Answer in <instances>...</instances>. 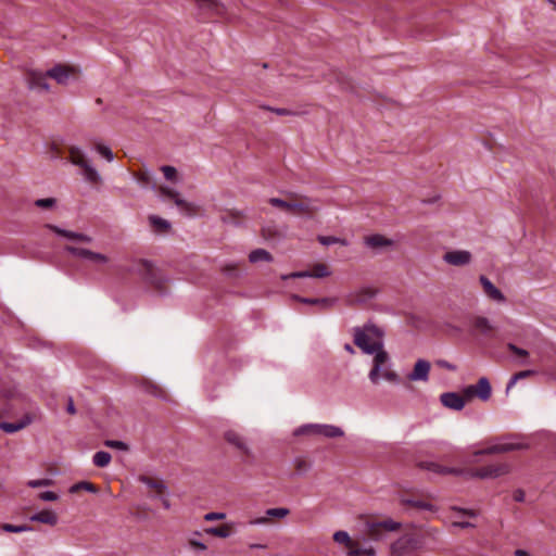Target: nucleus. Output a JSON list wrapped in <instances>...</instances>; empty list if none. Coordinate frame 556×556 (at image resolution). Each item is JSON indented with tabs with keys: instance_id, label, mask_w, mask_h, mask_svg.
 Wrapping results in <instances>:
<instances>
[{
	"instance_id": "nucleus-46",
	"label": "nucleus",
	"mask_w": 556,
	"mask_h": 556,
	"mask_svg": "<svg viewBox=\"0 0 556 556\" xmlns=\"http://www.w3.org/2000/svg\"><path fill=\"white\" fill-rule=\"evenodd\" d=\"M0 528L5 532L21 533L25 531L31 530V528L27 525L14 526L11 523H2Z\"/></svg>"
},
{
	"instance_id": "nucleus-19",
	"label": "nucleus",
	"mask_w": 556,
	"mask_h": 556,
	"mask_svg": "<svg viewBox=\"0 0 556 556\" xmlns=\"http://www.w3.org/2000/svg\"><path fill=\"white\" fill-rule=\"evenodd\" d=\"M389 361L388 353L381 348L375 352L374 366L369 372V379L372 383H378L380 378V368Z\"/></svg>"
},
{
	"instance_id": "nucleus-14",
	"label": "nucleus",
	"mask_w": 556,
	"mask_h": 556,
	"mask_svg": "<svg viewBox=\"0 0 556 556\" xmlns=\"http://www.w3.org/2000/svg\"><path fill=\"white\" fill-rule=\"evenodd\" d=\"M290 514V509L285 507L268 508L265 516L250 520V525H269L276 520L286 518Z\"/></svg>"
},
{
	"instance_id": "nucleus-29",
	"label": "nucleus",
	"mask_w": 556,
	"mask_h": 556,
	"mask_svg": "<svg viewBox=\"0 0 556 556\" xmlns=\"http://www.w3.org/2000/svg\"><path fill=\"white\" fill-rule=\"evenodd\" d=\"M204 532L213 536L226 539L235 532V526L233 523H224L218 527L206 528Z\"/></svg>"
},
{
	"instance_id": "nucleus-12",
	"label": "nucleus",
	"mask_w": 556,
	"mask_h": 556,
	"mask_svg": "<svg viewBox=\"0 0 556 556\" xmlns=\"http://www.w3.org/2000/svg\"><path fill=\"white\" fill-rule=\"evenodd\" d=\"M65 251L75 257L88 260L94 265H103L109 262V257L106 255L93 252L85 248L65 245Z\"/></svg>"
},
{
	"instance_id": "nucleus-64",
	"label": "nucleus",
	"mask_w": 556,
	"mask_h": 556,
	"mask_svg": "<svg viewBox=\"0 0 556 556\" xmlns=\"http://www.w3.org/2000/svg\"><path fill=\"white\" fill-rule=\"evenodd\" d=\"M271 111H274L276 114L278 115H288L290 114V112L286 109H270Z\"/></svg>"
},
{
	"instance_id": "nucleus-1",
	"label": "nucleus",
	"mask_w": 556,
	"mask_h": 556,
	"mask_svg": "<svg viewBox=\"0 0 556 556\" xmlns=\"http://www.w3.org/2000/svg\"><path fill=\"white\" fill-rule=\"evenodd\" d=\"M65 152L68 154V162L81 169V174L87 182L91 185H100L102 182L100 174L91 165L86 153L79 147L67 146L63 149L55 142L50 146V153L53 159H62Z\"/></svg>"
},
{
	"instance_id": "nucleus-39",
	"label": "nucleus",
	"mask_w": 556,
	"mask_h": 556,
	"mask_svg": "<svg viewBox=\"0 0 556 556\" xmlns=\"http://www.w3.org/2000/svg\"><path fill=\"white\" fill-rule=\"evenodd\" d=\"M249 260L251 263H256L258 261L270 262L273 260V257H271L270 253L267 252L266 250L256 249L250 253Z\"/></svg>"
},
{
	"instance_id": "nucleus-40",
	"label": "nucleus",
	"mask_w": 556,
	"mask_h": 556,
	"mask_svg": "<svg viewBox=\"0 0 556 556\" xmlns=\"http://www.w3.org/2000/svg\"><path fill=\"white\" fill-rule=\"evenodd\" d=\"M81 490L96 493L97 492V486L93 483H91V482L81 481V482H78V483H75L74 485H72L71 489H70V492L71 493H77V492H79Z\"/></svg>"
},
{
	"instance_id": "nucleus-16",
	"label": "nucleus",
	"mask_w": 556,
	"mask_h": 556,
	"mask_svg": "<svg viewBox=\"0 0 556 556\" xmlns=\"http://www.w3.org/2000/svg\"><path fill=\"white\" fill-rule=\"evenodd\" d=\"M440 400L445 407L454 410L463 409L465 404L468 402L467 397L464 395V391L462 394L456 392L443 393L441 394Z\"/></svg>"
},
{
	"instance_id": "nucleus-15",
	"label": "nucleus",
	"mask_w": 556,
	"mask_h": 556,
	"mask_svg": "<svg viewBox=\"0 0 556 556\" xmlns=\"http://www.w3.org/2000/svg\"><path fill=\"white\" fill-rule=\"evenodd\" d=\"M417 541L412 535H403L391 546L392 556H404L416 547Z\"/></svg>"
},
{
	"instance_id": "nucleus-8",
	"label": "nucleus",
	"mask_w": 556,
	"mask_h": 556,
	"mask_svg": "<svg viewBox=\"0 0 556 556\" xmlns=\"http://www.w3.org/2000/svg\"><path fill=\"white\" fill-rule=\"evenodd\" d=\"M294 434H320L326 438H337L343 435V431L340 428L331 425L309 424L298 428Z\"/></svg>"
},
{
	"instance_id": "nucleus-9",
	"label": "nucleus",
	"mask_w": 556,
	"mask_h": 556,
	"mask_svg": "<svg viewBox=\"0 0 556 556\" xmlns=\"http://www.w3.org/2000/svg\"><path fill=\"white\" fill-rule=\"evenodd\" d=\"M525 445L520 443H496L492 444L490 446H486L484 448L478 450L473 452L472 459L469 460L470 464H478L480 462L479 457L483 455H491V454H502V453H508L515 450L523 448Z\"/></svg>"
},
{
	"instance_id": "nucleus-23",
	"label": "nucleus",
	"mask_w": 556,
	"mask_h": 556,
	"mask_svg": "<svg viewBox=\"0 0 556 556\" xmlns=\"http://www.w3.org/2000/svg\"><path fill=\"white\" fill-rule=\"evenodd\" d=\"M33 420L34 415L28 413L17 422H0V429L7 433H14L29 426Z\"/></svg>"
},
{
	"instance_id": "nucleus-61",
	"label": "nucleus",
	"mask_w": 556,
	"mask_h": 556,
	"mask_svg": "<svg viewBox=\"0 0 556 556\" xmlns=\"http://www.w3.org/2000/svg\"><path fill=\"white\" fill-rule=\"evenodd\" d=\"M453 525L456 526V527H459V528L475 527L473 523L468 522V521H464V520H456V521L453 522Z\"/></svg>"
},
{
	"instance_id": "nucleus-17",
	"label": "nucleus",
	"mask_w": 556,
	"mask_h": 556,
	"mask_svg": "<svg viewBox=\"0 0 556 556\" xmlns=\"http://www.w3.org/2000/svg\"><path fill=\"white\" fill-rule=\"evenodd\" d=\"M431 364L426 359H418L412 372L407 375L409 381H428Z\"/></svg>"
},
{
	"instance_id": "nucleus-51",
	"label": "nucleus",
	"mask_w": 556,
	"mask_h": 556,
	"mask_svg": "<svg viewBox=\"0 0 556 556\" xmlns=\"http://www.w3.org/2000/svg\"><path fill=\"white\" fill-rule=\"evenodd\" d=\"M105 445L109 447H112V448H117V450H123V451H126L128 448V446L124 442L116 441V440H109L105 442Z\"/></svg>"
},
{
	"instance_id": "nucleus-50",
	"label": "nucleus",
	"mask_w": 556,
	"mask_h": 556,
	"mask_svg": "<svg viewBox=\"0 0 556 556\" xmlns=\"http://www.w3.org/2000/svg\"><path fill=\"white\" fill-rule=\"evenodd\" d=\"M51 484H52L51 479H37V480H29L27 482V485L30 488L50 486Z\"/></svg>"
},
{
	"instance_id": "nucleus-41",
	"label": "nucleus",
	"mask_w": 556,
	"mask_h": 556,
	"mask_svg": "<svg viewBox=\"0 0 556 556\" xmlns=\"http://www.w3.org/2000/svg\"><path fill=\"white\" fill-rule=\"evenodd\" d=\"M375 554L374 548H363L357 543L353 542V547H350V556H372Z\"/></svg>"
},
{
	"instance_id": "nucleus-30",
	"label": "nucleus",
	"mask_w": 556,
	"mask_h": 556,
	"mask_svg": "<svg viewBox=\"0 0 556 556\" xmlns=\"http://www.w3.org/2000/svg\"><path fill=\"white\" fill-rule=\"evenodd\" d=\"M201 10L207 11L214 15H223L225 12L224 5L216 0H195Z\"/></svg>"
},
{
	"instance_id": "nucleus-36",
	"label": "nucleus",
	"mask_w": 556,
	"mask_h": 556,
	"mask_svg": "<svg viewBox=\"0 0 556 556\" xmlns=\"http://www.w3.org/2000/svg\"><path fill=\"white\" fill-rule=\"evenodd\" d=\"M91 146L106 161L112 162L114 160V154L109 147L96 140L91 141Z\"/></svg>"
},
{
	"instance_id": "nucleus-31",
	"label": "nucleus",
	"mask_w": 556,
	"mask_h": 556,
	"mask_svg": "<svg viewBox=\"0 0 556 556\" xmlns=\"http://www.w3.org/2000/svg\"><path fill=\"white\" fill-rule=\"evenodd\" d=\"M31 521L41 522L49 526H54L58 522V516L54 511L45 509L30 516Z\"/></svg>"
},
{
	"instance_id": "nucleus-26",
	"label": "nucleus",
	"mask_w": 556,
	"mask_h": 556,
	"mask_svg": "<svg viewBox=\"0 0 556 556\" xmlns=\"http://www.w3.org/2000/svg\"><path fill=\"white\" fill-rule=\"evenodd\" d=\"M365 244L372 250H381L391 247L393 241L382 235H370L365 237Z\"/></svg>"
},
{
	"instance_id": "nucleus-24",
	"label": "nucleus",
	"mask_w": 556,
	"mask_h": 556,
	"mask_svg": "<svg viewBox=\"0 0 556 556\" xmlns=\"http://www.w3.org/2000/svg\"><path fill=\"white\" fill-rule=\"evenodd\" d=\"M480 283L488 298L496 302H505V296L485 276H480Z\"/></svg>"
},
{
	"instance_id": "nucleus-22",
	"label": "nucleus",
	"mask_w": 556,
	"mask_h": 556,
	"mask_svg": "<svg viewBox=\"0 0 556 556\" xmlns=\"http://www.w3.org/2000/svg\"><path fill=\"white\" fill-rule=\"evenodd\" d=\"M377 293V290L374 288H363L359 291L349 294L346 302L350 305H357L367 302L369 299L374 298Z\"/></svg>"
},
{
	"instance_id": "nucleus-63",
	"label": "nucleus",
	"mask_w": 556,
	"mask_h": 556,
	"mask_svg": "<svg viewBox=\"0 0 556 556\" xmlns=\"http://www.w3.org/2000/svg\"><path fill=\"white\" fill-rule=\"evenodd\" d=\"M439 365L441 367H444V368L450 369V370H454L455 369V367L452 364L447 363L446 361H440Z\"/></svg>"
},
{
	"instance_id": "nucleus-5",
	"label": "nucleus",
	"mask_w": 556,
	"mask_h": 556,
	"mask_svg": "<svg viewBox=\"0 0 556 556\" xmlns=\"http://www.w3.org/2000/svg\"><path fill=\"white\" fill-rule=\"evenodd\" d=\"M319 208L320 203L317 199L292 192L291 214L312 218Z\"/></svg>"
},
{
	"instance_id": "nucleus-60",
	"label": "nucleus",
	"mask_w": 556,
	"mask_h": 556,
	"mask_svg": "<svg viewBox=\"0 0 556 556\" xmlns=\"http://www.w3.org/2000/svg\"><path fill=\"white\" fill-rule=\"evenodd\" d=\"M223 271L226 273L227 275H233V274H237L238 271V266L237 265H226L224 268H223Z\"/></svg>"
},
{
	"instance_id": "nucleus-13",
	"label": "nucleus",
	"mask_w": 556,
	"mask_h": 556,
	"mask_svg": "<svg viewBox=\"0 0 556 556\" xmlns=\"http://www.w3.org/2000/svg\"><path fill=\"white\" fill-rule=\"evenodd\" d=\"M159 192L163 197L174 200L175 204L179 207V210L182 213H185L189 216H193L198 213V207L194 204L181 199L179 193L177 191H175L174 189L168 188L166 186H161V187H159Z\"/></svg>"
},
{
	"instance_id": "nucleus-20",
	"label": "nucleus",
	"mask_w": 556,
	"mask_h": 556,
	"mask_svg": "<svg viewBox=\"0 0 556 556\" xmlns=\"http://www.w3.org/2000/svg\"><path fill=\"white\" fill-rule=\"evenodd\" d=\"M330 275V270L326 264H316L313 266L311 270L305 271H295L290 276L283 277L285 279L288 277L292 278H303V277H315V278H324Z\"/></svg>"
},
{
	"instance_id": "nucleus-33",
	"label": "nucleus",
	"mask_w": 556,
	"mask_h": 556,
	"mask_svg": "<svg viewBox=\"0 0 556 556\" xmlns=\"http://www.w3.org/2000/svg\"><path fill=\"white\" fill-rule=\"evenodd\" d=\"M268 203L286 213L291 214L292 192H286L285 199L270 198Z\"/></svg>"
},
{
	"instance_id": "nucleus-54",
	"label": "nucleus",
	"mask_w": 556,
	"mask_h": 556,
	"mask_svg": "<svg viewBox=\"0 0 556 556\" xmlns=\"http://www.w3.org/2000/svg\"><path fill=\"white\" fill-rule=\"evenodd\" d=\"M318 241L324 244V245H330V244H333V243H337V242H342L344 243L343 241H340V239L336 238V237H325V236H320L318 238Z\"/></svg>"
},
{
	"instance_id": "nucleus-25",
	"label": "nucleus",
	"mask_w": 556,
	"mask_h": 556,
	"mask_svg": "<svg viewBox=\"0 0 556 556\" xmlns=\"http://www.w3.org/2000/svg\"><path fill=\"white\" fill-rule=\"evenodd\" d=\"M139 481L147 484L148 488L153 491L156 495H163L166 493V485L163 480L153 478L147 475L139 476Z\"/></svg>"
},
{
	"instance_id": "nucleus-59",
	"label": "nucleus",
	"mask_w": 556,
	"mask_h": 556,
	"mask_svg": "<svg viewBox=\"0 0 556 556\" xmlns=\"http://www.w3.org/2000/svg\"><path fill=\"white\" fill-rule=\"evenodd\" d=\"M513 497L516 502H523L526 497L525 491L518 489L514 492Z\"/></svg>"
},
{
	"instance_id": "nucleus-18",
	"label": "nucleus",
	"mask_w": 556,
	"mask_h": 556,
	"mask_svg": "<svg viewBox=\"0 0 556 556\" xmlns=\"http://www.w3.org/2000/svg\"><path fill=\"white\" fill-rule=\"evenodd\" d=\"M443 260L453 266H464L471 262V254L465 250H454L446 252Z\"/></svg>"
},
{
	"instance_id": "nucleus-37",
	"label": "nucleus",
	"mask_w": 556,
	"mask_h": 556,
	"mask_svg": "<svg viewBox=\"0 0 556 556\" xmlns=\"http://www.w3.org/2000/svg\"><path fill=\"white\" fill-rule=\"evenodd\" d=\"M111 454L104 451L97 452L92 457L94 466L99 468L106 467L111 463Z\"/></svg>"
},
{
	"instance_id": "nucleus-4",
	"label": "nucleus",
	"mask_w": 556,
	"mask_h": 556,
	"mask_svg": "<svg viewBox=\"0 0 556 556\" xmlns=\"http://www.w3.org/2000/svg\"><path fill=\"white\" fill-rule=\"evenodd\" d=\"M132 270L156 291L164 292L166 290V280L150 262L140 260L135 263Z\"/></svg>"
},
{
	"instance_id": "nucleus-28",
	"label": "nucleus",
	"mask_w": 556,
	"mask_h": 556,
	"mask_svg": "<svg viewBox=\"0 0 556 556\" xmlns=\"http://www.w3.org/2000/svg\"><path fill=\"white\" fill-rule=\"evenodd\" d=\"M149 224L153 232L159 235L167 233L170 230V224L164 218H161L155 215L149 216Z\"/></svg>"
},
{
	"instance_id": "nucleus-42",
	"label": "nucleus",
	"mask_w": 556,
	"mask_h": 556,
	"mask_svg": "<svg viewBox=\"0 0 556 556\" xmlns=\"http://www.w3.org/2000/svg\"><path fill=\"white\" fill-rule=\"evenodd\" d=\"M333 540L339 544H344L349 549L353 547L354 541L351 540L349 533L345 531H337L333 534Z\"/></svg>"
},
{
	"instance_id": "nucleus-45",
	"label": "nucleus",
	"mask_w": 556,
	"mask_h": 556,
	"mask_svg": "<svg viewBox=\"0 0 556 556\" xmlns=\"http://www.w3.org/2000/svg\"><path fill=\"white\" fill-rule=\"evenodd\" d=\"M311 468V463L305 457H296L294 460V469L298 473H305Z\"/></svg>"
},
{
	"instance_id": "nucleus-58",
	"label": "nucleus",
	"mask_w": 556,
	"mask_h": 556,
	"mask_svg": "<svg viewBox=\"0 0 556 556\" xmlns=\"http://www.w3.org/2000/svg\"><path fill=\"white\" fill-rule=\"evenodd\" d=\"M146 390L154 395H161L162 391L159 387L154 386L153 383H148Z\"/></svg>"
},
{
	"instance_id": "nucleus-62",
	"label": "nucleus",
	"mask_w": 556,
	"mask_h": 556,
	"mask_svg": "<svg viewBox=\"0 0 556 556\" xmlns=\"http://www.w3.org/2000/svg\"><path fill=\"white\" fill-rule=\"evenodd\" d=\"M66 410L71 415H74L76 413V408L72 399H68Z\"/></svg>"
},
{
	"instance_id": "nucleus-21",
	"label": "nucleus",
	"mask_w": 556,
	"mask_h": 556,
	"mask_svg": "<svg viewBox=\"0 0 556 556\" xmlns=\"http://www.w3.org/2000/svg\"><path fill=\"white\" fill-rule=\"evenodd\" d=\"M49 229H51L53 232H55L59 236H62L68 240L77 241V242H84V243H90L92 241V238L90 236H87L81 232H74L70 230H64L58 226L54 225H47Z\"/></svg>"
},
{
	"instance_id": "nucleus-43",
	"label": "nucleus",
	"mask_w": 556,
	"mask_h": 556,
	"mask_svg": "<svg viewBox=\"0 0 556 556\" xmlns=\"http://www.w3.org/2000/svg\"><path fill=\"white\" fill-rule=\"evenodd\" d=\"M135 179L143 187H148L152 184L151 175L148 170H138L134 174Z\"/></svg>"
},
{
	"instance_id": "nucleus-56",
	"label": "nucleus",
	"mask_w": 556,
	"mask_h": 556,
	"mask_svg": "<svg viewBox=\"0 0 556 556\" xmlns=\"http://www.w3.org/2000/svg\"><path fill=\"white\" fill-rule=\"evenodd\" d=\"M382 377L390 382L399 381V376L394 371L387 370L382 374Z\"/></svg>"
},
{
	"instance_id": "nucleus-47",
	"label": "nucleus",
	"mask_w": 556,
	"mask_h": 556,
	"mask_svg": "<svg viewBox=\"0 0 556 556\" xmlns=\"http://www.w3.org/2000/svg\"><path fill=\"white\" fill-rule=\"evenodd\" d=\"M507 350L509 352H511L513 354L517 355L518 357H521L523 358L525 361L522 362L523 365L528 364V356H529V353L527 350H523V349H520L518 348L517 345H515L514 343H508L507 344Z\"/></svg>"
},
{
	"instance_id": "nucleus-6",
	"label": "nucleus",
	"mask_w": 556,
	"mask_h": 556,
	"mask_svg": "<svg viewBox=\"0 0 556 556\" xmlns=\"http://www.w3.org/2000/svg\"><path fill=\"white\" fill-rule=\"evenodd\" d=\"M510 466L507 463H492L470 469V476L479 479L497 478L507 475Z\"/></svg>"
},
{
	"instance_id": "nucleus-55",
	"label": "nucleus",
	"mask_w": 556,
	"mask_h": 556,
	"mask_svg": "<svg viewBox=\"0 0 556 556\" xmlns=\"http://www.w3.org/2000/svg\"><path fill=\"white\" fill-rule=\"evenodd\" d=\"M188 545L193 548V549H199V551H205L206 549V545L202 542H199L194 539H189L188 540Z\"/></svg>"
},
{
	"instance_id": "nucleus-35",
	"label": "nucleus",
	"mask_w": 556,
	"mask_h": 556,
	"mask_svg": "<svg viewBox=\"0 0 556 556\" xmlns=\"http://www.w3.org/2000/svg\"><path fill=\"white\" fill-rule=\"evenodd\" d=\"M220 219L224 223L239 225L243 219V214L237 210H225L222 212Z\"/></svg>"
},
{
	"instance_id": "nucleus-57",
	"label": "nucleus",
	"mask_w": 556,
	"mask_h": 556,
	"mask_svg": "<svg viewBox=\"0 0 556 556\" xmlns=\"http://www.w3.org/2000/svg\"><path fill=\"white\" fill-rule=\"evenodd\" d=\"M458 514L466 516V517H476L477 513L471 509H464V508H454Z\"/></svg>"
},
{
	"instance_id": "nucleus-44",
	"label": "nucleus",
	"mask_w": 556,
	"mask_h": 556,
	"mask_svg": "<svg viewBox=\"0 0 556 556\" xmlns=\"http://www.w3.org/2000/svg\"><path fill=\"white\" fill-rule=\"evenodd\" d=\"M533 375H535L534 370H522V371L515 374L511 377L510 381L508 382L506 391H509L518 380L531 377Z\"/></svg>"
},
{
	"instance_id": "nucleus-3",
	"label": "nucleus",
	"mask_w": 556,
	"mask_h": 556,
	"mask_svg": "<svg viewBox=\"0 0 556 556\" xmlns=\"http://www.w3.org/2000/svg\"><path fill=\"white\" fill-rule=\"evenodd\" d=\"M354 343L366 354H374L383 348L382 331L374 326L366 325L363 328H354Z\"/></svg>"
},
{
	"instance_id": "nucleus-7",
	"label": "nucleus",
	"mask_w": 556,
	"mask_h": 556,
	"mask_svg": "<svg viewBox=\"0 0 556 556\" xmlns=\"http://www.w3.org/2000/svg\"><path fill=\"white\" fill-rule=\"evenodd\" d=\"M401 528V523L390 518L382 520H372L367 523V535L371 540H380L386 532L396 531Z\"/></svg>"
},
{
	"instance_id": "nucleus-52",
	"label": "nucleus",
	"mask_w": 556,
	"mask_h": 556,
	"mask_svg": "<svg viewBox=\"0 0 556 556\" xmlns=\"http://www.w3.org/2000/svg\"><path fill=\"white\" fill-rule=\"evenodd\" d=\"M225 518H226V515L224 513H215V511L207 513L204 516V520H206V521L223 520Z\"/></svg>"
},
{
	"instance_id": "nucleus-11",
	"label": "nucleus",
	"mask_w": 556,
	"mask_h": 556,
	"mask_svg": "<svg viewBox=\"0 0 556 556\" xmlns=\"http://www.w3.org/2000/svg\"><path fill=\"white\" fill-rule=\"evenodd\" d=\"M225 440L233 445L242 455V462L251 464L254 459V455L250 447L245 444L243 438L235 430H228L224 434Z\"/></svg>"
},
{
	"instance_id": "nucleus-2",
	"label": "nucleus",
	"mask_w": 556,
	"mask_h": 556,
	"mask_svg": "<svg viewBox=\"0 0 556 556\" xmlns=\"http://www.w3.org/2000/svg\"><path fill=\"white\" fill-rule=\"evenodd\" d=\"M48 77L54 79L58 84L65 85L70 78L76 77V70L72 66L59 64L49 70L47 73L36 71L29 72L27 81L30 88L48 90Z\"/></svg>"
},
{
	"instance_id": "nucleus-38",
	"label": "nucleus",
	"mask_w": 556,
	"mask_h": 556,
	"mask_svg": "<svg viewBox=\"0 0 556 556\" xmlns=\"http://www.w3.org/2000/svg\"><path fill=\"white\" fill-rule=\"evenodd\" d=\"M294 299L300 301V302H302V303H305V304L320 305L324 308L330 307L332 305V303H333V300L332 299H328V298H324V299H307V298L294 296Z\"/></svg>"
},
{
	"instance_id": "nucleus-10",
	"label": "nucleus",
	"mask_w": 556,
	"mask_h": 556,
	"mask_svg": "<svg viewBox=\"0 0 556 556\" xmlns=\"http://www.w3.org/2000/svg\"><path fill=\"white\" fill-rule=\"evenodd\" d=\"M491 392L492 388L490 381L485 377L480 378L477 384H471L464 389V395L468 401H471L473 397L488 401L491 396Z\"/></svg>"
},
{
	"instance_id": "nucleus-53",
	"label": "nucleus",
	"mask_w": 556,
	"mask_h": 556,
	"mask_svg": "<svg viewBox=\"0 0 556 556\" xmlns=\"http://www.w3.org/2000/svg\"><path fill=\"white\" fill-rule=\"evenodd\" d=\"M39 498L46 502H53L58 500V494L51 491L41 492Z\"/></svg>"
},
{
	"instance_id": "nucleus-27",
	"label": "nucleus",
	"mask_w": 556,
	"mask_h": 556,
	"mask_svg": "<svg viewBox=\"0 0 556 556\" xmlns=\"http://www.w3.org/2000/svg\"><path fill=\"white\" fill-rule=\"evenodd\" d=\"M421 469L432 471L438 475H458L459 470L442 466L433 462H420L418 465Z\"/></svg>"
},
{
	"instance_id": "nucleus-34",
	"label": "nucleus",
	"mask_w": 556,
	"mask_h": 556,
	"mask_svg": "<svg viewBox=\"0 0 556 556\" xmlns=\"http://www.w3.org/2000/svg\"><path fill=\"white\" fill-rule=\"evenodd\" d=\"M401 504L403 506L412 507V508H418V509H426V510H432L433 506L429 502H426L424 500H418L414 497H403L401 500Z\"/></svg>"
},
{
	"instance_id": "nucleus-49",
	"label": "nucleus",
	"mask_w": 556,
	"mask_h": 556,
	"mask_svg": "<svg viewBox=\"0 0 556 556\" xmlns=\"http://www.w3.org/2000/svg\"><path fill=\"white\" fill-rule=\"evenodd\" d=\"M55 203L56 200L54 198L38 199L35 201V205L40 208H51Z\"/></svg>"
},
{
	"instance_id": "nucleus-32",
	"label": "nucleus",
	"mask_w": 556,
	"mask_h": 556,
	"mask_svg": "<svg viewBox=\"0 0 556 556\" xmlns=\"http://www.w3.org/2000/svg\"><path fill=\"white\" fill-rule=\"evenodd\" d=\"M472 327L476 331L483 336H491L492 331L494 330L493 326L490 324L488 318L485 317H475L472 320Z\"/></svg>"
},
{
	"instance_id": "nucleus-48",
	"label": "nucleus",
	"mask_w": 556,
	"mask_h": 556,
	"mask_svg": "<svg viewBox=\"0 0 556 556\" xmlns=\"http://www.w3.org/2000/svg\"><path fill=\"white\" fill-rule=\"evenodd\" d=\"M161 170L163 172L165 178L170 181H175L177 178V170L175 167L169 165H164L161 167Z\"/></svg>"
}]
</instances>
